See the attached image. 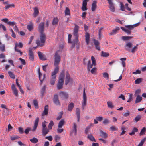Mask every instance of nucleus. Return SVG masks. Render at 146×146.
I'll return each mask as SVG.
<instances>
[{
  "label": "nucleus",
  "instance_id": "obj_1",
  "mask_svg": "<svg viewBox=\"0 0 146 146\" xmlns=\"http://www.w3.org/2000/svg\"><path fill=\"white\" fill-rule=\"evenodd\" d=\"M65 77V72L63 70L60 73L59 76V79L57 84V87L58 89H62L64 84Z\"/></svg>",
  "mask_w": 146,
  "mask_h": 146
},
{
  "label": "nucleus",
  "instance_id": "obj_2",
  "mask_svg": "<svg viewBox=\"0 0 146 146\" xmlns=\"http://www.w3.org/2000/svg\"><path fill=\"white\" fill-rule=\"evenodd\" d=\"M40 41L39 40H36V43L38 46H42L44 45L46 40V37L44 33H40Z\"/></svg>",
  "mask_w": 146,
  "mask_h": 146
},
{
  "label": "nucleus",
  "instance_id": "obj_3",
  "mask_svg": "<svg viewBox=\"0 0 146 146\" xmlns=\"http://www.w3.org/2000/svg\"><path fill=\"white\" fill-rule=\"evenodd\" d=\"M58 67H56L52 73L51 78L50 79V83L51 85H53L55 84L56 81V74L58 72Z\"/></svg>",
  "mask_w": 146,
  "mask_h": 146
},
{
  "label": "nucleus",
  "instance_id": "obj_4",
  "mask_svg": "<svg viewBox=\"0 0 146 146\" xmlns=\"http://www.w3.org/2000/svg\"><path fill=\"white\" fill-rule=\"evenodd\" d=\"M60 51L58 50L55 53L54 56V65L56 67H58L59 65L61 60V57L60 56L59 52Z\"/></svg>",
  "mask_w": 146,
  "mask_h": 146
},
{
  "label": "nucleus",
  "instance_id": "obj_5",
  "mask_svg": "<svg viewBox=\"0 0 146 146\" xmlns=\"http://www.w3.org/2000/svg\"><path fill=\"white\" fill-rule=\"evenodd\" d=\"M79 29V26L76 25H75V27L74 29L73 35L75 37V40L77 42H78V33Z\"/></svg>",
  "mask_w": 146,
  "mask_h": 146
},
{
  "label": "nucleus",
  "instance_id": "obj_6",
  "mask_svg": "<svg viewBox=\"0 0 146 146\" xmlns=\"http://www.w3.org/2000/svg\"><path fill=\"white\" fill-rule=\"evenodd\" d=\"M44 23L41 22L38 25V31L40 33H44Z\"/></svg>",
  "mask_w": 146,
  "mask_h": 146
},
{
  "label": "nucleus",
  "instance_id": "obj_7",
  "mask_svg": "<svg viewBox=\"0 0 146 146\" xmlns=\"http://www.w3.org/2000/svg\"><path fill=\"white\" fill-rule=\"evenodd\" d=\"M60 96L62 100L67 99L68 97V95L67 93L64 91H61L60 92Z\"/></svg>",
  "mask_w": 146,
  "mask_h": 146
},
{
  "label": "nucleus",
  "instance_id": "obj_8",
  "mask_svg": "<svg viewBox=\"0 0 146 146\" xmlns=\"http://www.w3.org/2000/svg\"><path fill=\"white\" fill-rule=\"evenodd\" d=\"M83 101L82 103V108L83 109H84V107L86 105L87 102V97L86 96V94L85 92V88L84 89L83 94Z\"/></svg>",
  "mask_w": 146,
  "mask_h": 146
},
{
  "label": "nucleus",
  "instance_id": "obj_9",
  "mask_svg": "<svg viewBox=\"0 0 146 146\" xmlns=\"http://www.w3.org/2000/svg\"><path fill=\"white\" fill-rule=\"evenodd\" d=\"M29 60L31 61H33L34 60V54L32 51V49L30 48L29 50Z\"/></svg>",
  "mask_w": 146,
  "mask_h": 146
},
{
  "label": "nucleus",
  "instance_id": "obj_10",
  "mask_svg": "<svg viewBox=\"0 0 146 146\" xmlns=\"http://www.w3.org/2000/svg\"><path fill=\"white\" fill-rule=\"evenodd\" d=\"M38 72L39 74V80L41 82V84L42 83L43 81L44 80L45 77V74H44L43 75H42V73L40 72V68H39L38 69Z\"/></svg>",
  "mask_w": 146,
  "mask_h": 146
},
{
  "label": "nucleus",
  "instance_id": "obj_11",
  "mask_svg": "<svg viewBox=\"0 0 146 146\" xmlns=\"http://www.w3.org/2000/svg\"><path fill=\"white\" fill-rule=\"evenodd\" d=\"M39 118L37 117L34 121V125L32 130V131H35L37 128L39 121Z\"/></svg>",
  "mask_w": 146,
  "mask_h": 146
},
{
  "label": "nucleus",
  "instance_id": "obj_12",
  "mask_svg": "<svg viewBox=\"0 0 146 146\" xmlns=\"http://www.w3.org/2000/svg\"><path fill=\"white\" fill-rule=\"evenodd\" d=\"M72 129V132L70 133V135H71L73 133H74V135H76L77 133V125L75 123H73Z\"/></svg>",
  "mask_w": 146,
  "mask_h": 146
},
{
  "label": "nucleus",
  "instance_id": "obj_13",
  "mask_svg": "<svg viewBox=\"0 0 146 146\" xmlns=\"http://www.w3.org/2000/svg\"><path fill=\"white\" fill-rule=\"evenodd\" d=\"M139 23H138L135 24L133 25H125V27L129 30L131 31L132 30L134 27H136L139 25Z\"/></svg>",
  "mask_w": 146,
  "mask_h": 146
},
{
  "label": "nucleus",
  "instance_id": "obj_14",
  "mask_svg": "<svg viewBox=\"0 0 146 146\" xmlns=\"http://www.w3.org/2000/svg\"><path fill=\"white\" fill-rule=\"evenodd\" d=\"M95 46L96 48L98 51L100 50V46H99L100 43L97 40L95 39L93 40Z\"/></svg>",
  "mask_w": 146,
  "mask_h": 146
},
{
  "label": "nucleus",
  "instance_id": "obj_15",
  "mask_svg": "<svg viewBox=\"0 0 146 146\" xmlns=\"http://www.w3.org/2000/svg\"><path fill=\"white\" fill-rule=\"evenodd\" d=\"M53 102L56 105H60V103L58 100L57 95L56 94L54 95L53 99Z\"/></svg>",
  "mask_w": 146,
  "mask_h": 146
},
{
  "label": "nucleus",
  "instance_id": "obj_16",
  "mask_svg": "<svg viewBox=\"0 0 146 146\" xmlns=\"http://www.w3.org/2000/svg\"><path fill=\"white\" fill-rule=\"evenodd\" d=\"M48 108L49 107L48 105H45L44 108V111L42 114V116L47 115L48 113Z\"/></svg>",
  "mask_w": 146,
  "mask_h": 146
},
{
  "label": "nucleus",
  "instance_id": "obj_17",
  "mask_svg": "<svg viewBox=\"0 0 146 146\" xmlns=\"http://www.w3.org/2000/svg\"><path fill=\"white\" fill-rule=\"evenodd\" d=\"M70 76L68 72L67 71L66 73V76L65 78V84L67 85L70 82Z\"/></svg>",
  "mask_w": 146,
  "mask_h": 146
},
{
  "label": "nucleus",
  "instance_id": "obj_18",
  "mask_svg": "<svg viewBox=\"0 0 146 146\" xmlns=\"http://www.w3.org/2000/svg\"><path fill=\"white\" fill-rule=\"evenodd\" d=\"M11 88L14 94L16 96H18V91L16 88L14 84H13L12 85Z\"/></svg>",
  "mask_w": 146,
  "mask_h": 146
},
{
  "label": "nucleus",
  "instance_id": "obj_19",
  "mask_svg": "<svg viewBox=\"0 0 146 146\" xmlns=\"http://www.w3.org/2000/svg\"><path fill=\"white\" fill-rule=\"evenodd\" d=\"M97 2L96 1H94L91 5V10L92 12L95 11L97 7Z\"/></svg>",
  "mask_w": 146,
  "mask_h": 146
},
{
  "label": "nucleus",
  "instance_id": "obj_20",
  "mask_svg": "<svg viewBox=\"0 0 146 146\" xmlns=\"http://www.w3.org/2000/svg\"><path fill=\"white\" fill-rule=\"evenodd\" d=\"M126 49L128 51L130 52V48H132L133 46V44L130 42H128L125 45Z\"/></svg>",
  "mask_w": 146,
  "mask_h": 146
},
{
  "label": "nucleus",
  "instance_id": "obj_21",
  "mask_svg": "<svg viewBox=\"0 0 146 146\" xmlns=\"http://www.w3.org/2000/svg\"><path fill=\"white\" fill-rule=\"evenodd\" d=\"M76 114L77 117V121L78 122L80 121V110L78 108H77L76 110Z\"/></svg>",
  "mask_w": 146,
  "mask_h": 146
},
{
  "label": "nucleus",
  "instance_id": "obj_22",
  "mask_svg": "<svg viewBox=\"0 0 146 146\" xmlns=\"http://www.w3.org/2000/svg\"><path fill=\"white\" fill-rule=\"evenodd\" d=\"M38 54L40 60H46V58L41 52H38Z\"/></svg>",
  "mask_w": 146,
  "mask_h": 146
},
{
  "label": "nucleus",
  "instance_id": "obj_23",
  "mask_svg": "<svg viewBox=\"0 0 146 146\" xmlns=\"http://www.w3.org/2000/svg\"><path fill=\"white\" fill-rule=\"evenodd\" d=\"M49 130L48 129L46 128H42V135L45 136L49 132Z\"/></svg>",
  "mask_w": 146,
  "mask_h": 146
},
{
  "label": "nucleus",
  "instance_id": "obj_24",
  "mask_svg": "<svg viewBox=\"0 0 146 146\" xmlns=\"http://www.w3.org/2000/svg\"><path fill=\"white\" fill-rule=\"evenodd\" d=\"M120 29L119 27H116L115 29L112 30V32L109 33V35H113L116 34L117 33V31Z\"/></svg>",
  "mask_w": 146,
  "mask_h": 146
},
{
  "label": "nucleus",
  "instance_id": "obj_25",
  "mask_svg": "<svg viewBox=\"0 0 146 146\" xmlns=\"http://www.w3.org/2000/svg\"><path fill=\"white\" fill-rule=\"evenodd\" d=\"M86 41L87 45L89 44L90 40V35L88 33L86 32L85 35Z\"/></svg>",
  "mask_w": 146,
  "mask_h": 146
},
{
  "label": "nucleus",
  "instance_id": "obj_26",
  "mask_svg": "<svg viewBox=\"0 0 146 146\" xmlns=\"http://www.w3.org/2000/svg\"><path fill=\"white\" fill-rule=\"evenodd\" d=\"M88 63L87 64V69L88 71H90V68L92 67L93 66L92 64H91V61L90 60H88L87 61Z\"/></svg>",
  "mask_w": 146,
  "mask_h": 146
},
{
  "label": "nucleus",
  "instance_id": "obj_27",
  "mask_svg": "<svg viewBox=\"0 0 146 146\" xmlns=\"http://www.w3.org/2000/svg\"><path fill=\"white\" fill-rule=\"evenodd\" d=\"M87 138L89 139L92 141L96 142L95 138L91 134H88L87 136Z\"/></svg>",
  "mask_w": 146,
  "mask_h": 146
},
{
  "label": "nucleus",
  "instance_id": "obj_28",
  "mask_svg": "<svg viewBox=\"0 0 146 146\" xmlns=\"http://www.w3.org/2000/svg\"><path fill=\"white\" fill-rule=\"evenodd\" d=\"M120 28L123 31H124L127 34L130 35L131 34V31L125 28L122 27H121Z\"/></svg>",
  "mask_w": 146,
  "mask_h": 146
},
{
  "label": "nucleus",
  "instance_id": "obj_29",
  "mask_svg": "<svg viewBox=\"0 0 146 146\" xmlns=\"http://www.w3.org/2000/svg\"><path fill=\"white\" fill-rule=\"evenodd\" d=\"M74 107V104L72 102L70 103L68 106V110L69 111H71Z\"/></svg>",
  "mask_w": 146,
  "mask_h": 146
},
{
  "label": "nucleus",
  "instance_id": "obj_30",
  "mask_svg": "<svg viewBox=\"0 0 146 146\" xmlns=\"http://www.w3.org/2000/svg\"><path fill=\"white\" fill-rule=\"evenodd\" d=\"M138 129L136 127H134L132 130V132L131 133H129V134L130 135H134L135 132H137L138 131Z\"/></svg>",
  "mask_w": 146,
  "mask_h": 146
},
{
  "label": "nucleus",
  "instance_id": "obj_31",
  "mask_svg": "<svg viewBox=\"0 0 146 146\" xmlns=\"http://www.w3.org/2000/svg\"><path fill=\"white\" fill-rule=\"evenodd\" d=\"M108 106L111 109H113L114 108V106L113 105V103L110 101H108L107 102Z\"/></svg>",
  "mask_w": 146,
  "mask_h": 146
},
{
  "label": "nucleus",
  "instance_id": "obj_32",
  "mask_svg": "<svg viewBox=\"0 0 146 146\" xmlns=\"http://www.w3.org/2000/svg\"><path fill=\"white\" fill-rule=\"evenodd\" d=\"M59 20L57 18H54L53 19L52 24L53 25H57L58 24Z\"/></svg>",
  "mask_w": 146,
  "mask_h": 146
},
{
  "label": "nucleus",
  "instance_id": "obj_33",
  "mask_svg": "<svg viewBox=\"0 0 146 146\" xmlns=\"http://www.w3.org/2000/svg\"><path fill=\"white\" fill-rule=\"evenodd\" d=\"M142 100V98L138 95L136 98L135 103H137L140 102Z\"/></svg>",
  "mask_w": 146,
  "mask_h": 146
},
{
  "label": "nucleus",
  "instance_id": "obj_34",
  "mask_svg": "<svg viewBox=\"0 0 146 146\" xmlns=\"http://www.w3.org/2000/svg\"><path fill=\"white\" fill-rule=\"evenodd\" d=\"M109 8L110 9L111 11L112 12H114L115 11V7L113 3L110 5L109 6Z\"/></svg>",
  "mask_w": 146,
  "mask_h": 146
},
{
  "label": "nucleus",
  "instance_id": "obj_35",
  "mask_svg": "<svg viewBox=\"0 0 146 146\" xmlns=\"http://www.w3.org/2000/svg\"><path fill=\"white\" fill-rule=\"evenodd\" d=\"M100 135L104 138H106L107 137V135L106 133L103 132L102 130H100Z\"/></svg>",
  "mask_w": 146,
  "mask_h": 146
},
{
  "label": "nucleus",
  "instance_id": "obj_36",
  "mask_svg": "<svg viewBox=\"0 0 146 146\" xmlns=\"http://www.w3.org/2000/svg\"><path fill=\"white\" fill-rule=\"evenodd\" d=\"M65 15H70V11L69 9L67 7L66 8L65 10Z\"/></svg>",
  "mask_w": 146,
  "mask_h": 146
},
{
  "label": "nucleus",
  "instance_id": "obj_37",
  "mask_svg": "<svg viewBox=\"0 0 146 146\" xmlns=\"http://www.w3.org/2000/svg\"><path fill=\"white\" fill-rule=\"evenodd\" d=\"M64 121L63 119H62L59 122L58 127L59 128H60L62 127L64 125Z\"/></svg>",
  "mask_w": 146,
  "mask_h": 146
},
{
  "label": "nucleus",
  "instance_id": "obj_38",
  "mask_svg": "<svg viewBox=\"0 0 146 146\" xmlns=\"http://www.w3.org/2000/svg\"><path fill=\"white\" fill-rule=\"evenodd\" d=\"M54 125V123L53 121H50L48 126V129L50 130L52 129V127Z\"/></svg>",
  "mask_w": 146,
  "mask_h": 146
},
{
  "label": "nucleus",
  "instance_id": "obj_39",
  "mask_svg": "<svg viewBox=\"0 0 146 146\" xmlns=\"http://www.w3.org/2000/svg\"><path fill=\"white\" fill-rule=\"evenodd\" d=\"M30 141L32 143H35L38 142V140L37 138L35 137H33V138L31 139H30Z\"/></svg>",
  "mask_w": 146,
  "mask_h": 146
},
{
  "label": "nucleus",
  "instance_id": "obj_40",
  "mask_svg": "<svg viewBox=\"0 0 146 146\" xmlns=\"http://www.w3.org/2000/svg\"><path fill=\"white\" fill-rule=\"evenodd\" d=\"M39 11L37 8H35L34 9V16L35 17H36L38 14Z\"/></svg>",
  "mask_w": 146,
  "mask_h": 146
},
{
  "label": "nucleus",
  "instance_id": "obj_41",
  "mask_svg": "<svg viewBox=\"0 0 146 146\" xmlns=\"http://www.w3.org/2000/svg\"><path fill=\"white\" fill-rule=\"evenodd\" d=\"M109 54L104 52L103 51L101 52V56L102 57H107L109 56Z\"/></svg>",
  "mask_w": 146,
  "mask_h": 146
},
{
  "label": "nucleus",
  "instance_id": "obj_42",
  "mask_svg": "<svg viewBox=\"0 0 146 146\" xmlns=\"http://www.w3.org/2000/svg\"><path fill=\"white\" fill-rule=\"evenodd\" d=\"M120 9L122 11H125V7L122 2H120Z\"/></svg>",
  "mask_w": 146,
  "mask_h": 146
},
{
  "label": "nucleus",
  "instance_id": "obj_43",
  "mask_svg": "<svg viewBox=\"0 0 146 146\" xmlns=\"http://www.w3.org/2000/svg\"><path fill=\"white\" fill-rule=\"evenodd\" d=\"M141 117L140 115H137L135 117L134 120L135 122L136 123L137 122L140 120Z\"/></svg>",
  "mask_w": 146,
  "mask_h": 146
},
{
  "label": "nucleus",
  "instance_id": "obj_44",
  "mask_svg": "<svg viewBox=\"0 0 146 146\" xmlns=\"http://www.w3.org/2000/svg\"><path fill=\"white\" fill-rule=\"evenodd\" d=\"M91 60L92 65L94 66H95L96 64V61L94 57L93 56L91 57Z\"/></svg>",
  "mask_w": 146,
  "mask_h": 146
},
{
  "label": "nucleus",
  "instance_id": "obj_45",
  "mask_svg": "<svg viewBox=\"0 0 146 146\" xmlns=\"http://www.w3.org/2000/svg\"><path fill=\"white\" fill-rule=\"evenodd\" d=\"M146 131V128L145 127H143L140 133V135L141 136L144 135L145 134Z\"/></svg>",
  "mask_w": 146,
  "mask_h": 146
},
{
  "label": "nucleus",
  "instance_id": "obj_46",
  "mask_svg": "<svg viewBox=\"0 0 146 146\" xmlns=\"http://www.w3.org/2000/svg\"><path fill=\"white\" fill-rule=\"evenodd\" d=\"M8 74L10 77L12 79L15 78V76L14 74L12 72L10 71H9L8 72Z\"/></svg>",
  "mask_w": 146,
  "mask_h": 146
},
{
  "label": "nucleus",
  "instance_id": "obj_47",
  "mask_svg": "<svg viewBox=\"0 0 146 146\" xmlns=\"http://www.w3.org/2000/svg\"><path fill=\"white\" fill-rule=\"evenodd\" d=\"M33 104L36 108L37 109L38 108V102L36 100H33Z\"/></svg>",
  "mask_w": 146,
  "mask_h": 146
},
{
  "label": "nucleus",
  "instance_id": "obj_48",
  "mask_svg": "<svg viewBox=\"0 0 146 146\" xmlns=\"http://www.w3.org/2000/svg\"><path fill=\"white\" fill-rule=\"evenodd\" d=\"M146 140V138H145L142 139L140 142L139 144L137 146H142L143 143L145 142Z\"/></svg>",
  "mask_w": 146,
  "mask_h": 146
},
{
  "label": "nucleus",
  "instance_id": "obj_49",
  "mask_svg": "<svg viewBox=\"0 0 146 146\" xmlns=\"http://www.w3.org/2000/svg\"><path fill=\"white\" fill-rule=\"evenodd\" d=\"M138 46V44H137L136 45L134 46L133 48L132 49L131 52L133 53H134L137 50V46Z\"/></svg>",
  "mask_w": 146,
  "mask_h": 146
},
{
  "label": "nucleus",
  "instance_id": "obj_50",
  "mask_svg": "<svg viewBox=\"0 0 146 146\" xmlns=\"http://www.w3.org/2000/svg\"><path fill=\"white\" fill-rule=\"evenodd\" d=\"M17 45H18L17 43V42L16 43V44H15V51L17 52H19L20 53L21 55L22 54V52H21L19 49L17 48Z\"/></svg>",
  "mask_w": 146,
  "mask_h": 146
},
{
  "label": "nucleus",
  "instance_id": "obj_51",
  "mask_svg": "<svg viewBox=\"0 0 146 146\" xmlns=\"http://www.w3.org/2000/svg\"><path fill=\"white\" fill-rule=\"evenodd\" d=\"M132 38V37L131 36H123L122 37V39L123 40H126Z\"/></svg>",
  "mask_w": 146,
  "mask_h": 146
},
{
  "label": "nucleus",
  "instance_id": "obj_52",
  "mask_svg": "<svg viewBox=\"0 0 146 146\" xmlns=\"http://www.w3.org/2000/svg\"><path fill=\"white\" fill-rule=\"evenodd\" d=\"M46 88V86H44L41 89V92L42 96L43 95L44 93L45 92Z\"/></svg>",
  "mask_w": 146,
  "mask_h": 146
},
{
  "label": "nucleus",
  "instance_id": "obj_53",
  "mask_svg": "<svg viewBox=\"0 0 146 146\" xmlns=\"http://www.w3.org/2000/svg\"><path fill=\"white\" fill-rule=\"evenodd\" d=\"M103 76L104 78H106V80H108L109 78V75L108 73L106 72L104 73L103 74Z\"/></svg>",
  "mask_w": 146,
  "mask_h": 146
},
{
  "label": "nucleus",
  "instance_id": "obj_54",
  "mask_svg": "<svg viewBox=\"0 0 146 146\" xmlns=\"http://www.w3.org/2000/svg\"><path fill=\"white\" fill-rule=\"evenodd\" d=\"M142 80V79L141 78H139L136 79L135 81V84H138L140 83L141 82Z\"/></svg>",
  "mask_w": 146,
  "mask_h": 146
},
{
  "label": "nucleus",
  "instance_id": "obj_55",
  "mask_svg": "<svg viewBox=\"0 0 146 146\" xmlns=\"http://www.w3.org/2000/svg\"><path fill=\"white\" fill-rule=\"evenodd\" d=\"M103 29V27H102L99 30L98 35H99V38L100 39L101 38V31Z\"/></svg>",
  "mask_w": 146,
  "mask_h": 146
},
{
  "label": "nucleus",
  "instance_id": "obj_56",
  "mask_svg": "<svg viewBox=\"0 0 146 146\" xmlns=\"http://www.w3.org/2000/svg\"><path fill=\"white\" fill-rule=\"evenodd\" d=\"M90 129V127L89 126H87L86 127V128L85 131V132L86 134H87L89 132V130Z\"/></svg>",
  "mask_w": 146,
  "mask_h": 146
},
{
  "label": "nucleus",
  "instance_id": "obj_57",
  "mask_svg": "<svg viewBox=\"0 0 146 146\" xmlns=\"http://www.w3.org/2000/svg\"><path fill=\"white\" fill-rule=\"evenodd\" d=\"M18 131L21 134H23L24 132L23 128L21 127H19L18 128Z\"/></svg>",
  "mask_w": 146,
  "mask_h": 146
},
{
  "label": "nucleus",
  "instance_id": "obj_58",
  "mask_svg": "<svg viewBox=\"0 0 146 146\" xmlns=\"http://www.w3.org/2000/svg\"><path fill=\"white\" fill-rule=\"evenodd\" d=\"M141 73V71L140 70L138 69L136 71L133 72L132 73L133 74H140Z\"/></svg>",
  "mask_w": 146,
  "mask_h": 146
},
{
  "label": "nucleus",
  "instance_id": "obj_59",
  "mask_svg": "<svg viewBox=\"0 0 146 146\" xmlns=\"http://www.w3.org/2000/svg\"><path fill=\"white\" fill-rule=\"evenodd\" d=\"M117 129H118L117 128L114 126H111L110 127V129L111 131H117Z\"/></svg>",
  "mask_w": 146,
  "mask_h": 146
},
{
  "label": "nucleus",
  "instance_id": "obj_60",
  "mask_svg": "<svg viewBox=\"0 0 146 146\" xmlns=\"http://www.w3.org/2000/svg\"><path fill=\"white\" fill-rule=\"evenodd\" d=\"M63 114L62 112H60L59 113V116L57 118V120H59L61 119L62 117V115Z\"/></svg>",
  "mask_w": 146,
  "mask_h": 146
},
{
  "label": "nucleus",
  "instance_id": "obj_61",
  "mask_svg": "<svg viewBox=\"0 0 146 146\" xmlns=\"http://www.w3.org/2000/svg\"><path fill=\"white\" fill-rule=\"evenodd\" d=\"M60 137L58 135H56L55 137V140L56 142L58 141V140L60 139Z\"/></svg>",
  "mask_w": 146,
  "mask_h": 146
},
{
  "label": "nucleus",
  "instance_id": "obj_62",
  "mask_svg": "<svg viewBox=\"0 0 146 146\" xmlns=\"http://www.w3.org/2000/svg\"><path fill=\"white\" fill-rule=\"evenodd\" d=\"M19 60L21 61V62L22 64H23V65H25L26 62H25V60L21 58H19Z\"/></svg>",
  "mask_w": 146,
  "mask_h": 146
},
{
  "label": "nucleus",
  "instance_id": "obj_63",
  "mask_svg": "<svg viewBox=\"0 0 146 146\" xmlns=\"http://www.w3.org/2000/svg\"><path fill=\"white\" fill-rule=\"evenodd\" d=\"M27 28L29 31H31L33 29V27L32 25H27Z\"/></svg>",
  "mask_w": 146,
  "mask_h": 146
},
{
  "label": "nucleus",
  "instance_id": "obj_64",
  "mask_svg": "<svg viewBox=\"0 0 146 146\" xmlns=\"http://www.w3.org/2000/svg\"><path fill=\"white\" fill-rule=\"evenodd\" d=\"M5 46L4 45H2L0 46V50L2 51H5Z\"/></svg>",
  "mask_w": 146,
  "mask_h": 146
}]
</instances>
